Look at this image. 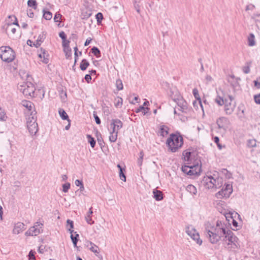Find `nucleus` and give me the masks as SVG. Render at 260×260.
Here are the masks:
<instances>
[{
  "label": "nucleus",
  "instance_id": "nucleus-1",
  "mask_svg": "<svg viewBox=\"0 0 260 260\" xmlns=\"http://www.w3.org/2000/svg\"><path fill=\"white\" fill-rule=\"evenodd\" d=\"M226 228L221 221H217L216 226H207L205 229L206 236L212 244L217 243L225 234Z\"/></svg>",
  "mask_w": 260,
  "mask_h": 260
},
{
  "label": "nucleus",
  "instance_id": "nucleus-2",
  "mask_svg": "<svg viewBox=\"0 0 260 260\" xmlns=\"http://www.w3.org/2000/svg\"><path fill=\"white\" fill-rule=\"evenodd\" d=\"M166 144L169 150L172 152H175L181 148L183 144L182 137L179 134H172L167 139Z\"/></svg>",
  "mask_w": 260,
  "mask_h": 260
},
{
  "label": "nucleus",
  "instance_id": "nucleus-3",
  "mask_svg": "<svg viewBox=\"0 0 260 260\" xmlns=\"http://www.w3.org/2000/svg\"><path fill=\"white\" fill-rule=\"evenodd\" d=\"M223 237V242L227 245L228 249L234 250L240 248V245L238 238L234 235L231 230H225V234Z\"/></svg>",
  "mask_w": 260,
  "mask_h": 260
},
{
  "label": "nucleus",
  "instance_id": "nucleus-4",
  "mask_svg": "<svg viewBox=\"0 0 260 260\" xmlns=\"http://www.w3.org/2000/svg\"><path fill=\"white\" fill-rule=\"evenodd\" d=\"M202 182L206 188H218L222 185V179L219 177H214L212 176H207L204 177Z\"/></svg>",
  "mask_w": 260,
  "mask_h": 260
},
{
  "label": "nucleus",
  "instance_id": "nucleus-5",
  "mask_svg": "<svg viewBox=\"0 0 260 260\" xmlns=\"http://www.w3.org/2000/svg\"><path fill=\"white\" fill-rule=\"evenodd\" d=\"M171 97L180 108L178 109L180 112L187 114L191 111V108L188 106L187 102L177 91H176L175 95L171 94Z\"/></svg>",
  "mask_w": 260,
  "mask_h": 260
},
{
  "label": "nucleus",
  "instance_id": "nucleus-6",
  "mask_svg": "<svg viewBox=\"0 0 260 260\" xmlns=\"http://www.w3.org/2000/svg\"><path fill=\"white\" fill-rule=\"evenodd\" d=\"M0 57L3 61L9 63L15 58V53L9 46H2L0 47Z\"/></svg>",
  "mask_w": 260,
  "mask_h": 260
},
{
  "label": "nucleus",
  "instance_id": "nucleus-7",
  "mask_svg": "<svg viewBox=\"0 0 260 260\" xmlns=\"http://www.w3.org/2000/svg\"><path fill=\"white\" fill-rule=\"evenodd\" d=\"M36 112L32 111L27 118V127L30 134L35 135L38 131V125L37 123Z\"/></svg>",
  "mask_w": 260,
  "mask_h": 260
},
{
  "label": "nucleus",
  "instance_id": "nucleus-8",
  "mask_svg": "<svg viewBox=\"0 0 260 260\" xmlns=\"http://www.w3.org/2000/svg\"><path fill=\"white\" fill-rule=\"evenodd\" d=\"M19 89L25 96H34L35 87L31 82H23L19 86Z\"/></svg>",
  "mask_w": 260,
  "mask_h": 260
},
{
  "label": "nucleus",
  "instance_id": "nucleus-9",
  "mask_svg": "<svg viewBox=\"0 0 260 260\" xmlns=\"http://www.w3.org/2000/svg\"><path fill=\"white\" fill-rule=\"evenodd\" d=\"M187 234L197 244L201 245L202 240L200 238V235L197 230L191 225L188 226L185 230Z\"/></svg>",
  "mask_w": 260,
  "mask_h": 260
},
{
  "label": "nucleus",
  "instance_id": "nucleus-10",
  "mask_svg": "<svg viewBox=\"0 0 260 260\" xmlns=\"http://www.w3.org/2000/svg\"><path fill=\"white\" fill-rule=\"evenodd\" d=\"M43 224L40 222H36L34 225L30 228L25 233L27 236H36L43 231Z\"/></svg>",
  "mask_w": 260,
  "mask_h": 260
},
{
  "label": "nucleus",
  "instance_id": "nucleus-11",
  "mask_svg": "<svg viewBox=\"0 0 260 260\" xmlns=\"http://www.w3.org/2000/svg\"><path fill=\"white\" fill-rule=\"evenodd\" d=\"M233 192L232 185L230 184L225 185L222 189L216 193L218 199L228 198Z\"/></svg>",
  "mask_w": 260,
  "mask_h": 260
},
{
  "label": "nucleus",
  "instance_id": "nucleus-12",
  "mask_svg": "<svg viewBox=\"0 0 260 260\" xmlns=\"http://www.w3.org/2000/svg\"><path fill=\"white\" fill-rule=\"evenodd\" d=\"M229 100H225L224 105V111L228 115H231L234 111L235 105L232 103L233 98L232 96L229 95Z\"/></svg>",
  "mask_w": 260,
  "mask_h": 260
},
{
  "label": "nucleus",
  "instance_id": "nucleus-13",
  "mask_svg": "<svg viewBox=\"0 0 260 260\" xmlns=\"http://www.w3.org/2000/svg\"><path fill=\"white\" fill-rule=\"evenodd\" d=\"M9 18L14 19V21L12 23L8 24L6 27V31L9 33L14 35L16 31V28L15 26H16L17 27H19V26L17 22V18L15 16H10Z\"/></svg>",
  "mask_w": 260,
  "mask_h": 260
},
{
  "label": "nucleus",
  "instance_id": "nucleus-14",
  "mask_svg": "<svg viewBox=\"0 0 260 260\" xmlns=\"http://www.w3.org/2000/svg\"><path fill=\"white\" fill-rule=\"evenodd\" d=\"M216 124L219 129H225L229 124V120L226 117H220L216 120Z\"/></svg>",
  "mask_w": 260,
  "mask_h": 260
},
{
  "label": "nucleus",
  "instance_id": "nucleus-15",
  "mask_svg": "<svg viewBox=\"0 0 260 260\" xmlns=\"http://www.w3.org/2000/svg\"><path fill=\"white\" fill-rule=\"evenodd\" d=\"M195 168V166L189 167L184 166L182 167L181 170L184 173L189 176H193L198 174V172L194 169Z\"/></svg>",
  "mask_w": 260,
  "mask_h": 260
},
{
  "label": "nucleus",
  "instance_id": "nucleus-16",
  "mask_svg": "<svg viewBox=\"0 0 260 260\" xmlns=\"http://www.w3.org/2000/svg\"><path fill=\"white\" fill-rule=\"evenodd\" d=\"M111 127L112 130L115 132H118L122 127V122L118 119H113L111 121Z\"/></svg>",
  "mask_w": 260,
  "mask_h": 260
},
{
  "label": "nucleus",
  "instance_id": "nucleus-17",
  "mask_svg": "<svg viewBox=\"0 0 260 260\" xmlns=\"http://www.w3.org/2000/svg\"><path fill=\"white\" fill-rule=\"evenodd\" d=\"M25 225L23 223L18 222L15 224L13 230V233L14 234H19L24 230Z\"/></svg>",
  "mask_w": 260,
  "mask_h": 260
},
{
  "label": "nucleus",
  "instance_id": "nucleus-18",
  "mask_svg": "<svg viewBox=\"0 0 260 260\" xmlns=\"http://www.w3.org/2000/svg\"><path fill=\"white\" fill-rule=\"evenodd\" d=\"M21 104L22 106L26 108L29 111L31 112L32 111V110L34 107V105L32 102L30 101L24 100L22 101Z\"/></svg>",
  "mask_w": 260,
  "mask_h": 260
},
{
  "label": "nucleus",
  "instance_id": "nucleus-19",
  "mask_svg": "<svg viewBox=\"0 0 260 260\" xmlns=\"http://www.w3.org/2000/svg\"><path fill=\"white\" fill-rule=\"evenodd\" d=\"M153 198L156 201H161L163 199V194L161 191L155 189L153 191Z\"/></svg>",
  "mask_w": 260,
  "mask_h": 260
},
{
  "label": "nucleus",
  "instance_id": "nucleus-20",
  "mask_svg": "<svg viewBox=\"0 0 260 260\" xmlns=\"http://www.w3.org/2000/svg\"><path fill=\"white\" fill-rule=\"evenodd\" d=\"M93 213L92 207L90 208L89 211L85 216V220L86 222L89 224H92L94 223V221L92 220L91 216Z\"/></svg>",
  "mask_w": 260,
  "mask_h": 260
},
{
  "label": "nucleus",
  "instance_id": "nucleus-21",
  "mask_svg": "<svg viewBox=\"0 0 260 260\" xmlns=\"http://www.w3.org/2000/svg\"><path fill=\"white\" fill-rule=\"evenodd\" d=\"M247 42L249 46L252 47L255 45V36L253 34H249L247 38Z\"/></svg>",
  "mask_w": 260,
  "mask_h": 260
},
{
  "label": "nucleus",
  "instance_id": "nucleus-22",
  "mask_svg": "<svg viewBox=\"0 0 260 260\" xmlns=\"http://www.w3.org/2000/svg\"><path fill=\"white\" fill-rule=\"evenodd\" d=\"M169 127L165 125H161L159 128L160 135L162 137H165L168 134Z\"/></svg>",
  "mask_w": 260,
  "mask_h": 260
},
{
  "label": "nucleus",
  "instance_id": "nucleus-23",
  "mask_svg": "<svg viewBox=\"0 0 260 260\" xmlns=\"http://www.w3.org/2000/svg\"><path fill=\"white\" fill-rule=\"evenodd\" d=\"M58 113L60 116L63 120H67L68 122H71L68 114L63 109H59Z\"/></svg>",
  "mask_w": 260,
  "mask_h": 260
},
{
  "label": "nucleus",
  "instance_id": "nucleus-24",
  "mask_svg": "<svg viewBox=\"0 0 260 260\" xmlns=\"http://www.w3.org/2000/svg\"><path fill=\"white\" fill-rule=\"evenodd\" d=\"M41 53L39 54V56L40 58H43V61L45 63H47L49 61V59L46 57V56H47L46 55V53H45V51L44 49H43L42 48L41 49Z\"/></svg>",
  "mask_w": 260,
  "mask_h": 260
},
{
  "label": "nucleus",
  "instance_id": "nucleus-25",
  "mask_svg": "<svg viewBox=\"0 0 260 260\" xmlns=\"http://www.w3.org/2000/svg\"><path fill=\"white\" fill-rule=\"evenodd\" d=\"M117 134L118 132H115L112 130V132H110L109 136V141L111 142H115L117 139Z\"/></svg>",
  "mask_w": 260,
  "mask_h": 260
},
{
  "label": "nucleus",
  "instance_id": "nucleus-26",
  "mask_svg": "<svg viewBox=\"0 0 260 260\" xmlns=\"http://www.w3.org/2000/svg\"><path fill=\"white\" fill-rule=\"evenodd\" d=\"M186 190L192 194H196L197 192L196 187L192 184H189L187 186Z\"/></svg>",
  "mask_w": 260,
  "mask_h": 260
},
{
  "label": "nucleus",
  "instance_id": "nucleus-27",
  "mask_svg": "<svg viewBox=\"0 0 260 260\" xmlns=\"http://www.w3.org/2000/svg\"><path fill=\"white\" fill-rule=\"evenodd\" d=\"M89 65V63L88 61L86 59H84L80 63V68L82 71H84L87 69Z\"/></svg>",
  "mask_w": 260,
  "mask_h": 260
},
{
  "label": "nucleus",
  "instance_id": "nucleus-28",
  "mask_svg": "<svg viewBox=\"0 0 260 260\" xmlns=\"http://www.w3.org/2000/svg\"><path fill=\"white\" fill-rule=\"evenodd\" d=\"M192 93H193V95L194 96V97L197 99L199 100V103H200V105L201 106V107L203 111H204L203 107V105H202V102H201V99L200 98V95H199V94L198 93V89H196V88L193 89V90H192Z\"/></svg>",
  "mask_w": 260,
  "mask_h": 260
},
{
  "label": "nucleus",
  "instance_id": "nucleus-29",
  "mask_svg": "<svg viewBox=\"0 0 260 260\" xmlns=\"http://www.w3.org/2000/svg\"><path fill=\"white\" fill-rule=\"evenodd\" d=\"M123 100L121 98L117 97L115 99L114 105L117 108H121L122 105Z\"/></svg>",
  "mask_w": 260,
  "mask_h": 260
},
{
  "label": "nucleus",
  "instance_id": "nucleus-30",
  "mask_svg": "<svg viewBox=\"0 0 260 260\" xmlns=\"http://www.w3.org/2000/svg\"><path fill=\"white\" fill-rule=\"evenodd\" d=\"M250 66H251V62H247L245 64V66H244L242 68V71H243V73H244L245 74H246L249 73L250 71Z\"/></svg>",
  "mask_w": 260,
  "mask_h": 260
},
{
  "label": "nucleus",
  "instance_id": "nucleus-31",
  "mask_svg": "<svg viewBox=\"0 0 260 260\" xmlns=\"http://www.w3.org/2000/svg\"><path fill=\"white\" fill-rule=\"evenodd\" d=\"M90 247L89 248L90 250L95 253H99V247L94 244L92 242H90Z\"/></svg>",
  "mask_w": 260,
  "mask_h": 260
},
{
  "label": "nucleus",
  "instance_id": "nucleus-32",
  "mask_svg": "<svg viewBox=\"0 0 260 260\" xmlns=\"http://www.w3.org/2000/svg\"><path fill=\"white\" fill-rule=\"evenodd\" d=\"M27 5L28 7H32L34 9H36L37 7V3L36 0H28L27 1Z\"/></svg>",
  "mask_w": 260,
  "mask_h": 260
},
{
  "label": "nucleus",
  "instance_id": "nucleus-33",
  "mask_svg": "<svg viewBox=\"0 0 260 260\" xmlns=\"http://www.w3.org/2000/svg\"><path fill=\"white\" fill-rule=\"evenodd\" d=\"M91 52L96 57H100L101 56V52L100 50L96 47H93L91 49Z\"/></svg>",
  "mask_w": 260,
  "mask_h": 260
},
{
  "label": "nucleus",
  "instance_id": "nucleus-34",
  "mask_svg": "<svg viewBox=\"0 0 260 260\" xmlns=\"http://www.w3.org/2000/svg\"><path fill=\"white\" fill-rule=\"evenodd\" d=\"M63 51L65 53L66 57L67 59L72 56V50L70 47L63 48Z\"/></svg>",
  "mask_w": 260,
  "mask_h": 260
},
{
  "label": "nucleus",
  "instance_id": "nucleus-35",
  "mask_svg": "<svg viewBox=\"0 0 260 260\" xmlns=\"http://www.w3.org/2000/svg\"><path fill=\"white\" fill-rule=\"evenodd\" d=\"M7 116L4 110L0 107V121H5L6 120Z\"/></svg>",
  "mask_w": 260,
  "mask_h": 260
},
{
  "label": "nucleus",
  "instance_id": "nucleus-36",
  "mask_svg": "<svg viewBox=\"0 0 260 260\" xmlns=\"http://www.w3.org/2000/svg\"><path fill=\"white\" fill-rule=\"evenodd\" d=\"M44 14H43V17L46 20H50L52 17V14L49 12V11H43Z\"/></svg>",
  "mask_w": 260,
  "mask_h": 260
},
{
  "label": "nucleus",
  "instance_id": "nucleus-37",
  "mask_svg": "<svg viewBox=\"0 0 260 260\" xmlns=\"http://www.w3.org/2000/svg\"><path fill=\"white\" fill-rule=\"evenodd\" d=\"M215 102L219 105L222 106L225 103V100L220 96H217L215 99Z\"/></svg>",
  "mask_w": 260,
  "mask_h": 260
},
{
  "label": "nucleus",
  "instance_id": "nucleus-38",
  "mask_svg": "<svg viewBox=\"0 0 260 260\" xmlns=\"http://www.w3.org/2000/svg\"><path fill=\"white\" fill-rule=\"evenodd\" d=\"M256 142L255 140L251 139V140H249L247 141V146L248 147L253 148V147H256Z\"/></svg>",
  "mask_w": 260,
  "mask_h": 260
},
{
  "label": "nucleus",
  "instance_id": "nucleus-39",
  "mask_svg": "<svg viewBox=\"0 0 260 260\" xmlns=\"http://www.w3.org/2000/svg\"><path fill=\"white\" fill-rule=\"evenodd\" d=\"M87 137L88 139V142L90 143L91 147L92 148H94L95 145V141L94 138L89 135L87 136Z\"/></svg>",
  "mask_w": 260,
  "mask_h": 260
},
{
  "label": "nucleus",
  "instance_id": "nucleus-40",
  "mask_svg": "<svg viewBox=\"0 0 260 260\" xmlns=\"http://www.w3.org/2000/svg\"><path fill=\"white\" fill-rule=\"evenodd\" d=\"M116 86L118 90H122L123 88L122 82L120 79H117L116 81Z\"/></svg>",
  "mask_w": 260,
  "mask_h": 260
},
{
  "label": "nucleus",
  "instance_id": "nucleus-41",
  "mask_svg": "<svg viewBox=\"0 0 260 260\" xmlns=\"http://www.w3.org/2000/svg\"><path fill=\"white\" fill-rule=\"evenodd\" d=\"M67 223L70 225V228L69 229V231L71 234L74 233V231L73 230V229L74 228V223L72 220H71L70 219H68L67 221Z\"/></svg>",
  "mask_w": 260,
  "mask_h": 260
},
{
  "label": "nucleus",
  "instance_id": "nucleus-42",
  "mask_svg": "<svg viewBox=\"0 0 260 260\" xmlns=\"http://www.w3.org/2000/svg\"><path fill=\"white\" fill-rule=\"evenodd\" d=\"M70 183H66L62 185V191L64 192H67L70 188Z\"/></svg>",
  "mask_w": 260,
  "mask_h": 260
},
{
  "label": "nucleus",
  "instance_id": "nucleus-43",
  "mask_svg": "<svg viewBox=\"0 0 260 260\" xmlns=\"http://www.w3.org/2000/svg\"><path fill=\"white\" fill-rule=\"evenodd\" d=\"M75 234V238H72V241L74 244V247H77V244L78 241L79 235L76 232H74Z\"/></svg>",
  "mask_w": 260,
  "mask_h": 260
},
{
  "label": "nucleus",
  "instance_id": "nucleus-44",
  "mask_svg": "<svg viewBox=\"0 0 260 260\" xmlns=\"http://www.w3.org/2000/svg\"><path fill=\"white\" fill-rule=\"evenodd\" d=\"M148 110H149L148 108H147V107L145 108L143 106H140L139 107V108L136 111V112H138L140 111H143V112L144 114L145 115L148 112Z\"/></svg>",
  "mask_w": 260,
  "mask_h": 260
},
{
  "label": "nucleus",
  "instance_id": "nucleus-45",
  "mask_svg": "<svg viewBox=\"0 0 260 260\" xmlns=\"http://www.w3.org/2000/svg\"><path fill=\"white\" fill-rule=\"evenodd\" d=\"M96 19L97 20L98 23H101L102 19H103V14L99 12L95 15Z\"/></svg>",
  "mask_w": 260,
  "mask_h": 260
},
{
  "label": "nucleus",
  "instance_id": "nucleus-46",
  "mask_svg": "<svg viewBox=\"0 0 260 260\" xmlns=\"http://www.w3.org/2000/svg\"><path fill=\"white\" fill-rule=\"evenodd\" d=\"M123 169L120 170L119 171V177L122 181L125 182L126 181V176L123 173Z\"/></svg>",
  "mask_w": 260,
  "mask_h": 260
},
{
  "label": "nucleus",
  "instance_id": "nucleus-47",
  "mask_svg": "<svg viewBox=\"0 0 260 260\" xmlns=\"http://www.w3.org/2000/svg\"><path fill=\"white\" fill-rule=\"evenodd\" d=\"M62 16L59 13H56L54 17V20L55 22H60V20Z\"/></svg>",
  "mask_w": 260,
  "mask_h": 260
},
{
  "label": "nucleus",
  "instance_id": "nucleus-48",
  "mask_svg": "<svg viewBox=\"0 0 260 260\" xmlns=\"http://www.w3.org/2000/svg\"><path fill=\"white\" fill-rule=\"evenodd\" d=\"M70 41L69 40H67V39H66L65 40H63L62 41V46H63V48H69L70 47V46H69V44H70Z\"/></svg>",
  "mask_w": 260,
  "mask_h": 260
},
{
  "label": "nucleus",
  "instance_id": "nucleus-49",
  "mask_svg": "<svg viewBox=\"0 0 260 260\" xmlns=\"http://www.w3.org/2000/svg\"><path fill=\"white\" fill-rule=\"evenodd\" d=\"M254 100L256 104H260V93L254 96Z\"/></svg>",
  "mask_w": 260,
  "mask_h": 260
},
{
  "label": "nucleus",
  "instance_id": "nucleus-50",
  "mask_svg": "<svg viewBox=\"0 0 260 260\" xmlns=\"http://www.w3.org/2000/svg\"><path fill=\"white\" fill-rule=\"evenodd\" d=\"M75 184L77 186H81L82 188H83V184L81 180H76L75 182Z\"/></svg>",
  "mask_w": 260,
  "mask_h": 260
},
{
  "label": "nucleus",
  "instance_id": "nucleus-51",
  "mask_svg": "<svg viewBox=\"0 0 260 260\" xmlns=\"http://www.w3.org/2000/svg\"><path fill=\"white\" fill-rule=\"evenodd\" d=\"M59 36L61 38L62 41L66 39V35L63 31L60 32L59 34Z\"/></svg>",
  "mask_w": 260,
  "mask_h": 260
},
{
  "label": "nucleus",
  "instance_id": "nucleus-52",
  "mask_svg": "<svg viewBox=\"0 0 260 260\" xmlns=\"http://www.w3.org/2000/svg\"><path fill=\"white\" fill-rule=\"evenodd\" d=\"M93 115H94L95 121L96 124H100L101 123V120H100V118L95 114H93Z\"/></svg>",
  "mask_w": 260,
  "mask_h": 260
},
{
  "label": "nucleus",
  "instance_id": "nucleus-53",
  "mask_svg": "<svg viewBox=\"0 0 260 260\" xmlns=\"http://www.w3.org/2000/svg\"><path fill=\"white\" fill-rule=\"evenodd\" d=\"M85 80L87 81V83H89V82L91 80V77L90 75L87 74L85 76Z\"/></svg>",
  "mask_w": 260,
  "mask_h": 260
},
{
  "label": "nucleus",
  "instance_id": "nucleus-54",
  "mask_svg": "<svg viewBox=\"0 0 260 260\" xmlns=\"http://www.w3.org/2000/svg\"><path fill=\"white\" fill-rule=\"evenodd\" d=\"M143 159V157H142V156H140L138 160V164L139 166H141L142 165Z\"/></svg>",
  "mask_w": 260,
  "mask_h": 260
},
{
  "label": "nucleus",
  "instance_id": "nucleus-55",
  "mask_svg": "<svg viewBox=\"0 0 260 260\" xmlns=\"http://www.w3.org/2000/svg\"><path fill=\"white\" fill-rule=\"evenodd\" d=\"M29 257L30 260H35V256L31 251H30L29 253Z\"/></svg>",
  "mask_w": 260,
  "mask_h": 260
},
{
  "label": "nucleus",
  "instance_id": "nucleus-56",
  "mask_svg": "<svg viewBox=\"0 0 260 260\" xmlns=\"http://www.w3.org/2000/svg\"><path fill=\"white\" fill-rule=\"evenodd\" d=\"M27 15L29 17L32 18L34 16V14L31 10H29L27 11Z\"/></svg>",
  "mask_w": 260,
  "mask_h": 260
},
{
  "label": "nucleus",
  "instance_id": "nucleus-57",
  "mask_svg": "<svg viewBox=\"0 0 260 260\" xmlns=\"http://www.w3.org/2000/svg\"><path fill=\"white\" fill-rule=\"evenodd\" d=\"M91 40H92V39L90 38L87 39L84 43V46H86L90 44V43L91 42Z\"/></svg>",
  "mask_w": 260,
  "mask_h": 260
},
{
  "label": "nucleus",
  "instance_id": "nucleus-58",
  "mask_svg": "<svg viewBox=\"0 0 260 260\" xmlns=\"http://www.w3.org/2000/svg\"><path fill=\"white\" fill-rule=\"evenodd\" d=\"M254 85L257 88H260V82L257 81H254Z\"/></svg>",
  "mask_w": 260,
  "mask_h": 260
},
{
  "label": "nucleus",
  "instance_id": "nucleus-59",
  "mask_svg": "<svg viewBox=\"0 0 260 260\" xmlns=\"http://www.w3.org/2000/svg\"><path fill=\"white\" fill-rule=\"evenodd\" d=\"M206 79L208 81H211L212 80V78L211 76L207 75L206 77Z\"/></svg>",
  "mask_w": 260,
  "mask_h": 260
},
{
  "label": "nucleus",
  "instance_id": "nucleus-60",
  "mask_svg": "<svg viewBox=\"0 0 260 260\" xmlns=\"http://www.w3.org/2000/svg\"><path fill=\"white\" fill-rule=\"evenodd\" d=\"M61 178H62V181H66L68 179V176L67 175H62L61 176Z\"/></svg>",
  "mask_w": 260,
  "mask_h": 260
},
{
  "label": "nucleus",
  "instance_id": "nucleus-61",
  "mask_svg": "<svg viewBox=\"0 0 260 260\" xmlns=\"http://www.w3.org/2000/svg\"><path fill=\"white\" fill-rule=\"evenodd\" d=\"M135 9H136L137 12L138 13H140V10L139 6L138 5H135Z\"/></svg>",
  "mask_w": 260,
  "mask_h": 260
},
{
  "label": "nucleus",
  "instance_id": "nucleus-62",
  "mask_svg": "<svg viewBox=\"0 0 260 260\" xmlns=\"http://www.w3.org/2000/svg\"><path fill=\"white\" fill-rule=\"evenodd\" d=\"M214 142L215 143H216V144L219 143V138L218 137H214Z\"/></svg>",
  "mask_w": 260,
  "mask_h": 260
},
{
  "label": "nucleus",
  "instance_id": "nucleus-63",
  "mask_svg": "<svg viewBox=\"0 0 260 260\" xmlns=\"http://www.w3.org/2000/svg\"><path fill=\"white\" fill-rule=\"evenodd\" d=\"M233 225L236 228V227L238 226V222L236 221H235V220H233Z\"/></svg>",
  "mask_w": 260,
  "mask_h": 260
},
{
  "label": "nucleus",
  "instance_id": "nucleus-64",
  "mask_svg": "<svg viewBox=\"0 0 260 260\" xmlns=\"http://www.w3.org/2000/svg\"><path fill=\"white\" fill-rule=\"evenodd\" d=\"M174 113L175 115H178L179 116H181V113L180 112L178 113L177 111H176V109H174Z\"/></svg>",
  "mask_w": 260,
  "mask_h": 260
}]
</instances>
